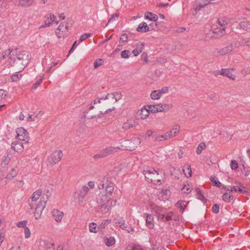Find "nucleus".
<instances>
[{
    "instance_id": "nucleus-1",
    "label": "nucleus",
    "mask_w": 250,
    "mask_h": 250,
    "mask_svg": "<svg viewBox=\"0 0 250 250\" xmlns=\"http://www.w3.org/2000/svg\"><path fill=\"white\" fill-rule=\"evenodd\" d=\"M29 54V52L25 51H20L18 53L17 50H11L9 49L2 53V58L3 59H10L11 65L16 62L21 63L23 68H24L30 60Z\"/></svg>"
},
{
    "instance_id": "nucleus-2",
    "label": "nucleus",
    "mask_w": 250,
    "mask_h": 250,
    "mask_svg": "<svg viewBox=\"0 0 250 250\" xmlns=\"http://www.w3.org/2000/svg\"><path fill=\"white\" fill-rule=\"evenodd\" d=\"M97 209L101 212L106 213L111 208V202L108 197L104 195V193H100L96 198Z\"/></svg>"
},
{
    "instance_id": "nucleus-3",
    "label": "nucleus",
    "mask_w": 250,
    "mask_h": 250,
    "mask_svg": "<svg viewBox=\"0 0 250 250\" xmlns=\"http://www.w3.org/2000/svg\"><path fill=\"white\" fill-rule=\"evenodd\" d=\"M229 23L226 18H220L211 26L212 33L217 36H222L226 34V26Z\"/></svg>"
},
{
    "instance_id": "nucleus-4",
    "label": "nucleus",
    "mask_w": 250,
    "mask_h": 250,
    "mask_svg": "<svg viewBox=\"0 0 250 250\" xmlns=\"http://www.w3.org/2000/svg\"><path fill=\"white\" fill-rule=\"evenodd\" d=\"M98 188L103 190L100 193H104L105 196L109 197L112 195L114 190V184L113 183L110 182L106 185L102 182L99 185Z\"/></svg>"
},
{
    "instance_id": "nucleus-5",
    "label": "nucleus",
    "mask_w": 250,
    "mask_h": 250,
    "mask_svg": "<svg viewBox=\"0 0 250 250\" xmlns=\"http://www.w3.org/2000/svg\"><path fill=\"white\" fill-rule=\"evenodd\" d=\"M62 156L61 150L55 151L48 157L47 161L51 165H55L61 160Z\"/></svg>"
},
{
    "instance_id": "nucleus-6",
    "label": "nucleus",
    "mask_w": 250,
    "mask_h": 250,
    "mask_svg": "<svg viewBox=\"0 0 250 250\" xmlns=\"http://www.w3.org/2000/svg\"><path fill=\"white\" fill-rule=\"evenodd\" d=\"M143 174L146 180L149 183L155 182V176L159 175L158 172L153 168L147 170H144Z\"/></svg>"
},
{
    "instance_id": "nucleus-7",
    "label": "nucleus",
    "mask_w": 250,
    "mask_h": 250,
    "mask_svg": "<svg viewBox=\"0 0 250 250\" xmlns=\"http://www.w3.org/2000/svg\"><path fill=\"white\" fill-rule=\"evenodd\" d=\"M17 138L20 140L24 142L25 144L29 143V138L28 132L23 127L18 128L16 131Z\"/></svg>"
},
{
    "instance_id": "nucleus-8",
    "label": "nucleus",
    "mask_w": 250,
    "mask_h": 250,
    "mask_svg": "<svg viewBox=\"0 0 250 250\" xmlns=\"http://www.w3.org/2000/svg\"><path fill=\"white\" fill-rule=\"evenodd\" d=\"M56 17L52 13L46 15L45 16V23L40 27V28L49 27L54 22L56 24H58L59 21H56Z\"/></svg>"
},
{
    "instance_id": "nucleus-9",
    "label": "nucleus",
    "mask_w": 250,
    "mask_h": 250,
    "mask_svg": "<svg viewBox=\"0 0 250 250\" xmlns=\"http://www.w3.org/2000/svg\"><path fill=\"white\" fill-rule=\"evenodd\" d=\"M158 220L162 221L163 222L169 221L173 219L176 220V216L172 211H170L168 213L166 214V212L160 214L157 217Z\"/></svg>"
},
{
    "instance_id": "nucleus-10",
    "label": "nucleus",
    "mask_w": 250,
    "mask_h": 250,
    "mask_svg": "<svg viewBox=\"0 0 250 250\" xmlns=\"http://www.w3.org/2000/svg\"><path fill=\"white\" fill-rule=\"evenodd\" d=\"M42 193V190L39 189L35 191L33 194L31 198V201H29V205L31 208H33L34 207L35 202H36L40 197Z\"/></svg>"
},
{
    "instance_id": "nucleus-11",
    "label": "nucleus",
    "mask_w": 250,
    "mask_h": 250,
    "mask_svg": "<svg viewBox=\"0 0 250 250\" xmlns=\"http://www.w3.org/2000/svg\"><path fill=\"white\" fill-rule=\"evenodd\" d=\"M121 149V148L119 146L113 147L112 146H110L103 149L102 151L105 157L110 154H114L115 152H117L119 150Z\"/></svg>"
},
{
    "instance_id": "nucleus-12",
    "label": "nucleus",
    "mask_w": 250,
    "mask_h": 250,
    "mask_svg": "<svg viewBox=\"0 0 250 250\" xmlns=\"http://www.w3.org/2000/svg\"><path fill=\"white\" fill-rule=\"evenodd\" d=\"M144 216L146 218V226L150 229H153L154 224L153 223L154 218L151 214L144 213Z\"/></svg>"
},
{
    "instance_id": "nucleus-13",
    "label": "nucleus",
    "mask_w": 250,
    "mask_h": 250,
    "mask_svg": "<svg viewBox=\"0 0 250 250\" xmlns=\"http://www.w3.org/2000/svg\"><path fill=\"white\" fill-rule=\"evenodd\" d=\"M64 215L63 212L58 209H54L52 211V216L56 222H60Z\"/></svg>"
},
{
    "instance_id": "nucleus-14",
    "label": "nucleus",
    "mask_w": 250,
    "mask_h": 250,
    "mask_svg": "<svg viewBox=\"0 0 250 250\" xmlns=\"http://www.w3.org/2000/svg\"><path fill=\"white\" fill-rule=\"evenodd\" d=\"M180 126L177 125L173 126L170 130L167 132L169 138H173L177 135L180 132Z\"/></svg>"
},
{
    "instance_id": "nucleus-15",
    "label": "nucleus",
    "mask_w": 250,
    "mask_h": 250,
    "mask_svg": "<svg viewBox=\"0 0 250 250\" xmlns=\"http://www.w3.org/2000/svg\"><path fill=\"white\" fill-rule=\"evenodd\" d=\"M233 49V47L232 44H229L217 51V55L223 56L231 52Z\"/></svg>"
},
{
    "instance_id": "nucleus-16",
    "label": "nucleus",
    "mask_w": 250,
    "mask_h": 250,
    "mask_svg": "<svg viewBox=\"0 0 250 250\" xmlns=\"http://www.w3.org/2000/svg\"><path fill=\"white\" fill-rule=\"evenodd\" d=\"M136 30L139 32L146 33L150 31V28L146 22L143 21L139 24Z\"/></svg>"
},
{
    "instance_id": "nucleus-17",
    "label": "nucleus",
    "mask_w": 250,
    "mask_h": 250,
    "mask_svg": "<svg viewBox=\"0 0 250 250\" xmlns=\"http://www.w3.org/2000/svg\"><path fill=\"white\" fill-rule=\"evenodd\" d=\"M219 74L221 75L227 77L232 80H234L235 78V76L230 73L229 70L228 69L222 68L220 71Z\"/></svg>"
},
{
    "instance_id": "nucleus-18",
    "label": "nucleus",
    "mask_w": 250,
    "mask_h": 250,
    "mask_svg": "<svg viewBox=\"0 0 250 250\" xmlns=\"http://www.w3.org/2000/svg\"><path fill=\"white\" fill-rule=\"evenodd\" d=\"M136 124L133 119L127 120L123 125V128L125 130H128L131 127H135Z\"/></svg>"
},
{
    "instance_id": "nucleus-19",
    "label": "nucleus",
    "mask_w": 250,
    "mask_h": 250,
    "mask_svg": "<svg viewBox=\"0 0 250 250\" xmlns=\"http://www.w3.org/2000/svg\"><path fill=\"white\" fill-rule=\"evenodd\" d=\"M239 27L240 29H242L247 32H250V21H241L239 24Z\"/></svg>"
},
{
    "instance_id": "nucleus-20",
    "label": "nucleus",
    "mask_w": 250,
    "mask_h": 250,
    "mask_svg": "<svg viewBox=\"0 0 250 250\" xmlns=\"http://www.w3.org/2000/svg\"><path fill=\"white\" fill-rule=\"evenodd\" d=\"M34 0H19L18 5L24 8L29 7L32 5Z\"/></svg>"
},
{
    "instance_id": "nucleus-21",
    "label": "nucleus",
    "mask_w": 250,
    "mask_h": 250,
    "mask_svg": "<svg viewBox=\"0 0 250 250\" xmlns=\"http://www.w3.org/2000/svg\"><path fill=\"white\" fill-rule=\"evenodd\" d=\"M183 171L187 177H190L192 176V170L189 165L185 164L183 167Z\"/></svg>"
},
{
    "instance_id": "nucleus-22",
    "label": "nucleus",
    "mask_w": 250,
    "mask_h": 250,
    "mask_svg": "<svg viewBox=\"0 0 250 250\" xmlns=\"http://www.w3.org/2000/svg\"><path fill=\"white\" fill-rule=\"evenodd\" d=\"M145 18L146 19H148L153 21H156L158 20V17L157 15L149 12L145 13Z\"/></svg>"
},
{
    "instance_id": "nucleus-23",
    "label": "nucleus",
    "mask_w": 250,
    "mask_h": 250,
    "mask_svg": "<svg viewBox=\"0 0 250 250\" xmlns=\"http://www.w3.org/2000/svg\"><path fill=\"white\" fill-rule=\"evenodd\" d=\"M49 196V195H46V198H45L44 197H42L41 198L40 201L37 205L36 207L40 208L42 209H44L46 206V204L48 200V197Z\"/></svg>"
},
{
    "instance_id": "nucleus-24",
    "label": "nucleus",
    "mask_w": 250,
    "mask_h": 250,
    "mask_svg": "<svg viewBox=\"0 0 250 250\" xmlns=\"http://www.w3.org/2000/svg\"><path fill=\"white\" fill-rule=\"evenodd\" d=\"M144 47V44L142 43H138L137 44V47L132 51V53L134 56H137L141 53Z\"/></svg>"
},
{
    "instance_id": "nucleus-25",
    "label": "nucleus",
    "mask_w": 250,
    "mask_h": 250,
    "mask_svg": "<svg viewBox=\"0 0 250 250\" xmlns=\"http://www.w3.org/2000/svg\"><path fill=\"white\" fill-rule=\"evenodd\" d=\"M147 107L148 110L149 111V112H151L152 113L160 112L159 111L161 107V105L160 104L154 105H148Z\"/></svg>"
},
{
    "instance_id": "nucleus-26",
    "label": "nucleus",
    "mask_w": 250,
    "mask_h": 250,
    "mask_svg": "<svg viewBox=\"0 0 250 250\" xmlns=\"http://www.w3.org/2000/svg\"><path fill=\"white\" fill-rule=\"evenodd\" d=\"M229 192H226L222 196V199L225 202L229 203L232 197L231 192L230 191L229 189L227 190Z\"/></svg>"
},
{
    "instance_id": "nucleus-27",
    "label": "nucleus",
    "mask_w": 250,
    "mask_h": 250,
    "mask_svg": "<svg viewBox=\"0 0 250 250\" xmlns=\"http://www.w3.org/2000/svg\"><path fill=\"white\" fill-rule=\"evenodd\" d=\"M104 242L107 247H111L114 245L115 239L113 237H105Z\"/></svg>"
},
{
    "instance_id": "nucleus-28",
    "label": "nucleus",
    "mask_w": 250,
    "mask_h": 250,
    "mask_svg": "<svg viewBox=\"0 0 250 250\" xmlns=\"http://www.w3.org/2000/svg\"><path fill=\"white\" fill-rule=\"evenodd\" d=\"M177 205L180 208V211L181 212H183L185 211L186 208L188 205V203L185 201H179L177 202Z\"/></svg>"
},
{
    "instance_id": "nucleus-29",
    "label": "nucleus",
    "mask_w": 250,
    "mask_h": 250,
    "mask_svg": "<svg viewBox=\"0 0 250 250\" xmlns=\"http://www.w3.org/2000/svg\"><path fill=\"white\" fill-rule=\"evenodd\" d=\"M161 105L160 109L161 112H166L171 109L172 105L171 104H160Z\"/></svg>"
},
{
    "instance_id": "nucleus-30",
    "label": "nucleus",
    "mask_w": 250,
    "mask_h": 250,
    "mask_svg": "<svg viewBox=\"0 0 250 250\" xmlns=\"http://www.w3.org/2000/svg\"><path fill=\"white\" fill-rule=\"evenodd\" d=\"M149 111L148 110V108L146 109L145 108L144 109H142L141 112L140 113V116L142 119H145L148 116L149 114Z\"/></svg>"
},
{
    "instance_id": "nucleus-31",
    "label": "nucleus",
    "mask_w": 250,
    "mask_h": 250,
    "mask_svg": "<svg viewBox=\"0 0 250 250\" xmlns=\"http://www.w3.org/2000/svg\"><path fill=\"white\" fill-rule=\"evenodd\" d=\"M153 210L157 217L159 216L161 214H162L163 213L165 212L164 208L159 206H156L153 208Z\"/></svg>"
},
{
    "instance_id": "nucleus-32",
    "label": "nucleus",
    "mask_w": 250,
    "mask_h": 250,
    "mask_svg": "<svg viewBox=\"0 0 250 250\" xmlns=\"http://www.w3.org/2000/svg\"><path fill=\"white\" fill-rule=\"evenodd\" d=\"M168 139H169L168 134H167V133H166L163 135L156 136L155 141H162L163 140H167Z\"/></svg>"
},
{
    "instance_id": "nucleus-33",
    "label": "nucleus",
    "mask_w": 250,
    "mask_h": 250,
    "mask_svg": "<svg viewBox=\"0 0 250 250\" xmlns=\"http://www.w3.org/2000/svg\"><path fill=\"white\" fill-rule=\"evenodd\" d=\"M201 2L197 4L195 8V10L196 12L200 10L201 8L204 7L206 5H207L209 3H207L206 1L204 0H200Z\"/></svg>"
},
{
    "instance_id": "nucleus-34",
    "label": "nucleus",
    "mask_w": 250,
    "mask_h": 250,
    "mask_svg": "<svg viewBox=\"0 0 250 250\" xmlns=\"http://www.w3.org/2000/svg\"><path fill=\"white\" fill-rule=\"evenodd\" d=\"M230 192L234 191H239L241 193L246 194L248 193V191L246 189H242L241 188H239L238 186H233L230 189H229Z\"/></svg>"
},
{
    "instance_id": "nucleus-35",
    "label": "nucleus",
    "mask_w": 250,
    "mask_h": 250,
    "mask_svg": "<svg viewBox=\"0 0 250 250\" xmlns=\"http://www.w3.org/2000/svg\"><path fill=\"white\" fill-rule=\"evenodd\" d=\"M211 182L213 184V186H215L218 188H220L221 186V183L217 180V178L212 175L210 177Z\"/></svg>"
},
{
    "instance_id": "nucleus-36",
    "label": "nucleus",
    "mask_w": 250,
    "mask_h": 250,
    "mask_svg": "<svg viewBox=\"0 0 250 250\" xmlns=\"http://www.w3.org/2000/svg\"><path fill=\"white\" fill-rule=\"evenodd\" d=\"M161 96L158 90H153L150 94V97L152 100H158Z\"/></svg>"
},
{
    "instance_id": "nucleus-37",
    "label": "nucleus",
    "mask_w": 250,
    "mask_h": 250,
    "mask_svg": "<svg viewBox=\"0 0 250 250\" xmlns=\"http://www.w3.org/2000/svg\"><path fill=\"white\" fill-rule=\"evenodd\" d=\"M17 171L14 168H13L6 175V178L9 180H12L17 175Z\"/></svg>"
},
{
    "instance_id": "nucleus-38",
    "label": "nucleus",
    "mask_w": 250,
    "mask_h": 250,
    "mask_svg": "<svg viewBox=\"0 0 250 250\" xmlns=\"http://www.w3.org/2000/svg\"><path fill=\"white\" fill-rule=\"evenodd\" d=\"M195 192L196 193L197 198L202 201H203L205 199L204 193L201 190H200L199 188H196L195 189Z\"/></svg>"
},
{
    "instance_id": "nucleus-39",
    "label": "nucleus",
    "mask_w": 250,
    "mask_h": 250,
    "mask_svg": "<svg viewBox=\"0 0 250 250\" xmlns=\"http://www.w3.org/2000/svg\"><path fill=\"white\" fill-rule=\"evenodd\" d=\"M206 145L205 143L202 142L198 146L197 150H196V153L198 154H200L201 153L203 150L206 149Z\"/></svg>"
},
{
    "instance_id": "nucleus-40",
    "label": "nucleus",
    "mask_w": 250,
    "mask_h": 250,
    "mask_svg": "<svg viewBox=\"0 0 250 250\" xmlns=\"http://www.w3.org/2000/svg\"><path fill=\"white\" fill-rule=\"evenodd\" d=\"M43 210V209H41L40 208L36 207L34 213V216L36 219H38L40 218Z\"/></svg>"
},
{
    "instance_id": "nucleus-41",
    "label": "nucleus",
    "mask_w": 250,
    "mask_h": 250,
    "mask_svg": "<svg viewBox=\"0 0 250 250\" xmlns=\"http://www.w3.org/2000/svg\"><path fill=\"white\" fill-rule=\"evenodd\" d=\"M115 223L117 227H121L125 224V221L121 218H117L114 219Z\"/></svg>"
},
{
    "instance_id": "nucleus-42",
    "label": "nucleus",
    "mask_w": 250,
    "mask_h": 250,
    "mask_svg": "<svg viewBox=\"0 0 250 250\" xmlns=\"http://www.w3.org/2000/svg\"><path fill=\"white\" fill-rule=\"evenodd\" d=\"M112 99H114L115 102L118 101L122 98V94L120 92H114L112 93Z\"/></svg>"
},
{
    "instance_id": "nucleus-43",
    "label": "nucleus",
    "mask_w": 250,
    "mask_h": 250,
    "mask_svg": "<svg viewBox=\"0 0 250 250\" xmlns=\"http://www.w3.org/2000/svg\"><path fill=\"white\" fill-rule=\"evenodd\" d=\"M121 228L124 230H126L128 233H132L134 231V229L131 227H128L125 223Z\"/></svg>"
},
{
    "instance_id": "nucleus-44",
    "label": "nucleus",
    "mask_w": 250,
    "mask_h": 250,
    "mask_svg": "<svg viewBox=\"0 0 250 250\" xmlns=\"http://www.w3.org/2000/svg\"><path fill=\"white\" fill-rule=\"evenodd\" d=\"M96 227H97V224L96 223H90L89 225V231L91 232H94V233L97 232V230Z\"/></svg>"
},
{
    "instance_id": "nucleus-45",
    "label": "nucleus",
    "mask_w": 250,
    "mask_h": 250,
    "mask_svg": "<svg viewBox=\"0 0 250 250\" xmlns=\"http://www.w3.org/2000/svg\"><path fill=\"white\" fill-rule=\"evenodd\" d=\"M240 43L242 46H250V39H242L241 40Z\"/></svg>"
},
{
    "instance_id": "nucleus-46",
    "label": "nucleus",
    "mask_w": 250,
    "mask_h": 250,
    "mask_svg": "<svg viewBox=\"0 0 250 250\" xmlns=\"http://www.w3.org/2000/svg\"><path fill=\"white\" fill-rule=\"evenodd\" d=\"M243 174L245 176H248L250 173V169L249 167H246L244 166L243 167V168L241 169Z\"/></svg>"
},
{
    "instance_id": "nucleus-47",
    "label": "nucleus",
    "mask_w": 250,
    "mask_h": 250,
    "mask_svg": "<svg viewBox=\"0 0 250 250\" xmlns=\"http://www.w3.org/2000/svg\"><path fill=\"white\" fill-rule=\"evenodd\" d=\"M21 74L17 73L15 74H14L12 76L11 80H12V81L17 82L18 81L20 80V79L21 78Z\"/></svg>"
},
{
    "instance_id": "nucleus-48",
    "label": "nucleus",
    "mask_w": 250,
    "mask_h": 250,
    "mask_svg": "<svg viewBox=\"0 0 250 250\" xmlns=\"http://www.w3.org/2000/svg\"><path fill=\"white\" fill-rule=\"evenodd\" d=\"M91 36V34L90 33H85L83 35H82L79 41V43L81 42H82L83 41H84L85 39H87L88 38Z\"/></svg>"
},
{
    "instance_id": "nucleus-49",
    "label": "nucleus",
    "mask_w": 250,
    "mask_h": 250,
    "mask_svg": "<svg viewBox=\"0 0 250 250\" xmlns=\"http://www.w3.org/2000/svg\"><path fill=\"white\" fill-rule=\"evenodd\" d=\"M46 250H55L54 245L50 242L45 243Z\"/></svg>"
},
{
    "instance_id": "nucleus-50",
    "label": "nucleus",
    "mask_w": 250,
    "mask_h": 250,
    "mask_svg": "<svg viewBox=\"0 0 250 250\" xmlns=\"http://www.w3.org/2000/svg\"><path fill=\"white\" fill-rule=\"evenodd\" d=\"M104 62V61L101 59H99L96 60L94 63V66L95 68H97L101 66L103 63Z\"/></svg>"
},
{
    "instance_id": "nucleus-51",
    "label": "nucleus",
    "mask_w": 250,
    "mask_h": 250,
    "mask_svg": "<svg viewBox=\"0 0 250 250\" xmlns=\"http://www.w3.org/2000/svg\"><path fill=\"white\" fill-rule=\"evenodd\" d=\"M130 52L128 50H125L121 52V57L123 58L127 59L129 57Z\"/></svg>"
},
{
    "instance_id": "nucleus-52",
    "label": "nucleus",
    "mask_w": 250,
    "mask_h": 250,
    "mask_svg": "<svg viewBox=\"0 0 250 250\" xmlns=\"http://www.w3.org/2000/svg\"><path fill=\"white\" fill-rule=\"evenodd\" d=\"M120 40L123 42H128V37L126 34H123L121 35Z\"/></svg>"
},
{
    "instance_id": "nucleus-53",
    "label": "nucleus",
    "mask_w": 250,
    "mask_h": 250,
    "mask_svg": "<svg viewBox=\"0 0 250 250\" xmlns=\"http://www.w3.org/2000/svg\"><path fill=\"white\" fill-rule=\"evenodd\" d=\"M230 165L232 170H235L238 167V163L235 160H232Z\"/></svg>"
},
{
    "instance_id": "nucleus-54",
    "label": "nucleus",
    "mask_w": 250,
    "mask_h": 250,
    "mask_svg": "<svg viewBox=\"0 0 250 250\" xmlns=\"http://www.w3.org/2000/svg\"><path fill=\"white\" fill-rule=\"evenodd\" d=\"M111 221L109 219H106L102 222V223L100 224V227L101 229H104L105 226L110 223Z\"/></svg>"
},
{
    "instance_id": "nucleus-55",
    "label": "nucleus",
    "mask_w": 250,
    "mask_h": 250,
    "mask_svg": "<svg viewBox=\"0 0 250 250\" xmlns=\"http://www.w3.org/2000/svg\"><path fill=\"white\" fill-rule=\"evenodd\" d=\"M119 13H115V14L112 15V16L110 17V18L109 19L108 23L116 21V19L119 17Z\"/></svg>"
},
{
    "instance_id": "nucleus-56",
    "label": "nucleus",
    "mask_w": 250,
    "mask_h": 250,
    "mask_svg": "<svg viewBox=\"0 0 250 250\" xmlns=\"http://www.w3.org/2000/svg\"><path fill=\"white\" fill-rule=\"evenodd\" d=\"M212 212L217 213L219 211V205L217 204H214L212 208Z\"/></svg>"
},
{
    "instance_id": "nucleus-57",
    "label": "nucleus",
    "mask_w": 250,
    "mask_h": 250,
    "mask_svg": "<svg viewBox=\"0 0 250 250\" xmlns=\"http://www.w3.org/2000/svg\"><path fill=\"white\" fill-rule=\"evenodd\" d=\"M105 157L104 153L102 150H101L99 153L95 154L93 156V158L95 159L102 158Z\"/></svg>"
},
{
    "instance_id": "nucleus-58",
    "label": "nucleus",
    "mask_w": 250,
    "mask_h": 250,
    "mask_svg": "<svg viewBox=\"0 0 250 250\" xmlns=\"http://www.w3.org/2000/svg\"><path fill=\"white\" fill-rule=\"evenodd\" d=\"M24 235L26 238H28L30 236V230L28 228L25 227L24 228Z\"/></svg>"
},
{
    "instance_id": "nucleus-59",
    "label": "nucleus",
    "mask_w": 250,
    "mask_h": 250,
    "mask_svg": "<svg viewBox=\"0 0 250 250\" xmlns=\"http://www.w3.org/2000/svg\"><path fill=\"white\" fill-rule=\"evenodd\" d=\"M234 184L235 185V186H238L239 188H241L244 189H246V188L244 186L243 184L239 181H234Z\"/></svg>"
},
{
    "instance_id": "nucleus-60",
    "label": "nucleus",
    "mask_w": 250,
    "mask_h": 250,
    "mask_svg": "<svg viewBox=\"0 0 250 250\" xmlns=\"http://www.w3.org/2000/svg\"><path fill=\"white\" fill-rule=\"evenodd\" d=\"M27 221H22L21 222H19L17 223V226L19 228H25V226L26 225Z\"/></svg>"
},
{
    "instance_id": "nucleus-61",
    "label": "nucleus",
    "mask_w": 250,
    "mask_h": 250,
    "mask_svg": "<svg viewBox=\"0 0 250 250\" xmlns=\"http://www.w3.org/2000/svg\"><path fill=\"white\" fill-rule=\"evenodd\" d=\"M160 93V95L161 96L163 94H165L167 93L168 91V88L167 87H164L161 89L157 90Z\"/></svg>"
},
{
    "instance_id": "nucleus-62",
    "label": "nucleus",
    "mask_w": 250,
    "mask_h": 250,
    "mask_svg": "<svg viewBox=\"0 0 250 250\" xmlns=\"http://www.w3.org/2000/svg\"><path fill=\"white\" fill-rule=\"evenodd\" d=\"M7 95V92L3 89H0V100L4 99Z\"/></svg>"
},
{
    "instance_id": "nucleus-63",
    "label": "nucleus",
    "mask_w": 250,
    "mask_h": 250,
    "mask_svg": "<svg viewBox=\"0 0 250 250\" xmlns=\"http://www.w3.org/2000/svg\"><path fill=\"white\" fill-rule=\"evenodd\" d=\"M43 79V77H41L40 79L38 80L37 82L33 84V87H34L35 88H37L42 83Z\"/></svg>"
},
{
    "instance_id": "nucleus-64",
    "label": "nucleus",
    "mask_w": 250,
    "mask_h": 250,
    "mask_svg": "<svg viewBox=\"0 0 250 250\" xmlns=\"http://www.w3.org/2000/svg\"><path fill=\"white\" fill-rule=\"evenodd\" d=\"M182 190L184 191V193H186L187 194L189 193L191 191V188L188 187H187L186 186H185V187L183 188Z\"/></svg>"
}]
</instances>
